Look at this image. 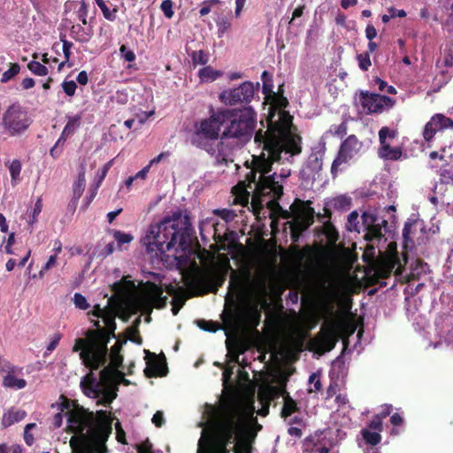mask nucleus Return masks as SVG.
Masks as SVG:
<instances>
[{"label":"nucleus","instance_id":"obj_1","mask_svg":"<svg viewBox=\"0 0 453 453\" xmlns=\"http://www.w3.org/2000/svg\"><path fill=\"white\" fill-rule=\"evenodd\" d=\"M288 101L275 94L270 98L266 111L265 127L260 128L254 136V142L262 150L259 155L253 156L252 166H245V180H240L233 188L234 203L247 205L254 210L263 205L262 197L273 198L282 195L281 180L289 176V170H283L280 175L272 173L273 164L301 152V137L292 125V116L285 111ZM260 124L265 127L264 119Z\"/></svg>","mask_w":453,"mask_h":453},{"label":"nucleus","instance_id":"obj_2","mask_svg":"<svg viewBox=\"0 0 453 453\" xmlns=\"http://www.w3.org/2000/svg\"><path fill=\"white\" fill-rule=\"evenodd\" d=\"M92 316L96 318V320L91 319L96 331L88 330L85 338L76 339L73 350L80 352L83 365L90 370H97L109 358V364L98 376L90 372L81 381V389L87 396L95 399L97 404L107 406L117 397L119 385H129L130 381L125 379L123 372L118 370L123 361L119 353L122 343L116 342L108 354L107 336L116 328L114 313L96 305Z\"/></svg>","mask_w":453,"mask_h":453},{"label":"nucleus","instance_id":"obj_3","mask_svg":"<svg viewBox=\"0 0 453 453\" xmlns=\"http://www.w3.org/2000/svg\"><path fill=\"white\" fill-rule=\"evenodd\" d=\"M254 395L236 394L221 403L203 428L197 453H251L262 426L255 416Z\"/></svg>","mask_w":453,"mask_h":453},{"label":"nucleus","instance_id":"obj_4","mask_svg":"<svg viewBox=\"0 0 453 453\" xmlns=\"http://www.w3.org/2000/svg\"><path fill=\"white\" fill-rule=\"evenodd\" d=\"M51 407L58 411L54 426L60 427L66 417V430L75 434L69 441L72 453H107L105 441L112 425L109 412L101 410L94 413L63 395Z\"/></svg>","mask_w":453,"mask_h":453},{"label":"nucleus","instance_id":"obj_5","mask_svg":"<svg viewBox=\"0 0 453 453\" xmlns=\"http://www.w3.org/2000/svg\"><path fill=\"white\" fill-rule=\"evenodd\" d=\"M190 222L187 215L177 211L163 220L151 224L142 238L148 253L157 257L173 251L175 258L185 255L190 242Z\"/></svg>","mask_w":453,"mask_h":453},{"label":"nucleus","instance_id":"obj_6","mask_svg":"<svg viewBox=\"0 0 453 453\" xmlns=\"http://www.w3.org/2000/svg\"><path fill=\"white\" fill-rule=\"evenodd\" d=\"M267 280V273L262 270L257 271L253 279L250 278V273L242 278L233 273L230 287L233 296L240 303L237 311L240 322L248 324L258 322L260 310L265 303L268 293Z\"/></svg>","mask_w":453,"mask_h":453},{"label":"nucleus","instance_id":"obj_7","mask_svg":"<svg viewBox=\"0 0 453 453\" xmlns=\"http://www.w3.org/2000/svg\"><path fill=\"white\" fill-rule=\"evenodd\" d=\"M232 113L228 116L229 123L225 127L221 141L218 145L217 157L227 163L233 162L232 153L226 151L228 141L233 140L236 147H242L250 141L256 127V112L251 107H245L241 110H229Z\"/></svg>","mask_w":453,"mask_h":453},{"label":"nucleus","instance_id":"obj_8","mask_svg":"<svg viewBox=\"0 0 453 453\" xmlns=\"http://www.w3.org/2000/svg\"><path fill=\"white\" fill-rule=\"evenodd\" d=\"M116 294L127 298V305L134 312L137 311L150 313L153 308L165 307L167 296H164L163 289L154 283H146L138 292L134 293L135 285L133 281L124 278L120 282L113 284Z\"/></svg>","mask_w":453,"mask_h":453},{"label":"nucleus","instance_id":"obj_9","mask_svg":"<svg viewBox=\"0 0 453 453\" xmlns=\"http://www.w3.org/2000/svg\"><path fill=\"white\" fill-rule=\"evenodd\" d=\"M232 112L229 109H222L214 111L208 119L201 120L195 125V133L193 136V143L203 148L211 154H214L216 150L211 144L201 141L204 138L209 141L218 140L221 127L226 122L228 116Z\"/></svg>","mask_w":453,"mask_h":453},{"label":"nucleus","instance_id":"obj_10","mask_svg":"<svg viewBox=\"0 0 453 453\" xmlns=\"http://www.w3.org/2000/svg\"><path fill=\"white\" fill-rule=\"evenodd\" d=\"M280 395L283 398V406L280 412L281 417L286 418L296 411L297 405L296 401L283 388L264 385L260 387L258 390L257 397L262 406L257 411V414L265 417L269 413V405L271 401Z\"/></svg>","mask_w":453,"mask_h":453},{"label":"nucleus","instance_id":"obj_11","mask_svg":"<svg viewBox=\"0 0 453 453\" xmlns=\"http://www.w3.org/2000/svg\"><path fill=\"white\" fill-rule=\"evenodd\" d=\"M32 124V119L23 107L12 104L4 112L1 127L9 136L22 135Z\"/></svg>","mask_w":453,"mask_h":453},{"label":"nucleus","instance_id":"obj_12","mask_svg":"<svg viewBox=\"0 0 453 453\" xmlns=\"http://www.w3.org/2000/svg\"><path fill=\"white\" fill-rule=\"evenodd\" d=\"M314 217V210L310 206L308 202L296 199L290 206V211H285L282 218L291 219V229L293 234H299L306 230L312 223Z\"/></svg>","mask_w":453,"mask_h":453},{"label":"nucleus","instance_id":"obj_13","mask_svg":"<svg viewBox=\"0 0 453 453\" xmlns=\"http://www.w3.org/2000/svg\"><path fill=\"white\" fill-rule=\"evenodd\" d=\"M340 336V329L337 321L328 318L319 333L311 341L312 349L324 354L332 350Z\"/></svg>","mask_w":453,"mask_h":453},{"label":"nucleus","instance_id":"obj_14","mask_svg":"<svg viewBox=\"0 0 453 453\" xmlns=\"http://www.w3.org/2000/svg\"><path fill=\"white\" fill-rule=\"evenodd\" d=\"M358 102L366 114L381 113L392 108L395 103L388 96L368 92H361Z\"/></svg>","mask_w":453,"mask_h":453},{"label":"nucleus","instance_id":"obj_15","mask_svg":"<svg viewBox=\"0 0 453 453\" xmlns=\"http://www.w3.org/2000/svg\"><path fill=\"white\" fill-rule=\"evenodd\" d=\"M362 143L355 135H349L341 145L338 156L334 160L331 167L333 174L342 170L345 165L351 160L361 149Z\"/></svg>","mask_w":453,"mask_h":453},{"label":"nucleus","instance_id":"obj_16","mask_svg":"<svg viewBox=\"0 0 453 453\" xmlns=\"http://www.w3.org/2000/svg\"><path fill=\"white\" fill-rule=\"evenodd\" d=\"M254 93V84L245 81L237 88L222 91L219 95V100L226 105L249 103L253 98Z\"/></svg>","mask_w":453,"mask_h":453},{"label":"nucleus","instance_id":"obj_17","mask_svg":"<svg viewBox=\"0 0 453 453\" xmlns=\"http://www.w3.org/2000/svg\"><path fill=\"white\" fill-rule=\"evenodd\" d=\"M324 150L322 148L313 150L304 162L300 175L307 184L313 183L320 176L323 166Z\"/></svg>","mask_w":453,"mask_h":453},{"label":"nucleus","instance_id":"obj_18","mask_svg":"<svg viewBox=\"0 0 453 453\" xmlns=\"http://www.w3.org/2000/svg\"><path fill=\"white\" fill-rule=\"evenodd\" d=\"M22 369L11 365L0 357V372L4 373L3 386L15 390L22 389L27 386V381L19 378Z\"/></svg>","mask_w":453,"mask_h":453},{"label":"nucleus","instance_id":"obj_19","mask_svg":"<svg viewBox=\"0 0 453 453\" xmlns=\"http://www.w3.org/2000/svg\"><path fill=\"white\" fill-rule=\"evenodd\" d=\"M453 127V120L443 114H434L426 124L423 130L425 141L431 142L434 135L441 131Z\"/></svg>","mask_w":453,"mask_h":453},{"label":"nucleus","instance_id":"obj_20","mask_svg":"<svg viewBox=\"0 0 453 453\" xmlns=\"http://www.w3.org/2000/svg\"><path fill=\"white\" fill-rule=\"evenodd\" d=\"M425 225L420 219H409L403 229L405 246L421 243L424 241Z\"/></svg>","mask_w":453,"mask_h":453},{"label":"nucleus","instance_id":"obj_21","mask_svg":"<svg viewBox=\"0 0 453 453\" xmlns=\"http://www.w3.org/2000/svg\"><path fill=\"white\" fill-rule=\"evenodd\" d=\"M363 226L366 230L365 238L368 241L380 239L382 236L381 225H386L387 221L380 219L373 212L365 211L362 214Z\"/></svg>","mask_w":453,"mask_h":453},{"label":"nucleus","instance_id":"obj_22","mask_svg":"<svg viewBox=\"0 0 453 453\" xmlns=\"http://www.w3.org/2000/svg\"><path fill=\"white\" fill-rule=\"evenodd\" d=\"M342 289V283L338 280H332L328 285H322L321 299L327 313H331L333 304L340 300Z\"/></svg>","mask_w":453,"mask_h":453},{"label":"nucleus","instance_id":"obj_23","mask_svg":"<svg viewBox=\"0 0 453 453\" xmlns=\"http://www.w3.org/2000/svg\"><path fill=\"white\" fill-rule=\"evenodd\" d=\"M219 226L225 227V223H220L214 214L210 217H206L200 221L199 230L200 235L203 240H206L210 237H219L222 235V232L219 230Z\"/></svg>","mask_w":453,"mask_h":453},{"label":"nucleus","instance_id":"obj_24","mask_svg":"<svg viewBox=\"0 0 453 453\" xmlns=\"http://www.w3.org/2000/svg\"><path fill=\"white\" fill-rule=\"evenodd\" d=\"M382 431V421L381 418L375 416L373 419L369 423L368 426L362 429L361 434L363 439L367 444L375 446L381 441L380 433Z\"/></svg>","mask_w":453,"mask_h":453},{"label":"nucleus","instance_id":"obj_25","mask_svg":"<svg viewBox=\"0 0 453 453\" xmlns=\"http://www.w3.org/2000/svg\"><path fill=\"white\" fill-rule=\"evenodd\" d=\"M167 293L173 296L172 301V311L173 315H177L186 300L185 290L182 288L176 289L174 287L171 286L168 288Z\"/></svg>","mask_w":453,"mask_h":453},{"label":"nucleus","instance_id":"obj_26","mask_svg":"<svg viewBox=\"0 0 453 453\" xmlns=\"http://www.w3.org/2000/svg\"><path fill=\"white\" fill-rule=\"evenodd\" d=\"M165 362L158 360L156 356H153L152 359L147 362V367L144 372L148 377L162 376L165 374Z\"/></svg>","mask_w":453,"mask_h":453},{"label":"nucleus","instance_id":"obj_27","mask_svg":"<svg viewBox=\"0 0 453 453\" xmlns=\"http://www.w3.org/2000/svg\"><path fill=\"white\" fill-rule=\"evenodd\" d=\"M379 156L386 160H397L402 157V150L400 148H393L388 142L380 143Z\"/></svg>","mask_w":453,"mask_h":453},{"label":"nucleus","instance_id":"obj_28","mask_svg":"<svg viewBox=\"0 0 453 453\" xmlns=\"http://www.w3.org/2000/svg\"><path fill=\"white\" fill-rule=\"evenodd\" d=\"M437 65L446 68V70H442L443 73H448L449 69H453V44L443 49L441 57L437 60Z\"/></svg>","mask_w":453,"mask_h":453},{"label":"nucleus","instance_id":"obj_29","mask_svg":"<svg viewBox=\"0 0 453 453\" xmlns=\"http://www.w3.org/2000/svg\"><path fill=\"white\" fill-rule=\"evenodd\" d=\"M71 35L73 39L81 42H87L92 35L91 29L85 28L81 25H73L70 30Z\"/></svg>","mask_w":453,"mask_h":453},{"label":"nucleus","instance_id":"obj_30","mask_svg":"<svg viewBox=\"0 0 453 453\" xmlns=\"http://www.w3.org/2000/svg\"><path fill=\"white\" fill-rule=\"evenodd\" d=\"M26 416V412L21 410H10L5 412L2 418L4 426L8 427L16 422L22 420Z\"/></svg>","mask_w":453,"mask_h":453},{"label":"nucleus","instance_id":"obj_31","mask_svg":"<svg viewBox=\"0 0 453 453\" xmlns=\"http://www.w3.org/2000/svg\"><path fill=\"white\" fill-rule=\"evenodd\" d=\"M86 185V178H85V166L82 165L81 168V171L78 174L77 180L73 183V199L75 201L79 200L84 191Z\"/></svg>","mask_w":453,"mask_h":453},{"label":"nucleus","instance_id":"obj_32","mask_svg":"<svg viewBox=\"0 0 453 453\" xmlns=\"http://www.w3.org/2000/svg\"><path fill=\"white\" fill-rule=\"evenodd\" d=\"M320 377H321V372L320 371H317L315 372H312L309 376V380H308L309 387L307 388L309 393H315V392H319V391L321 390L322 384H321Z\"/></svg>","mask_w":453,"mask_h":453},{"label":"nucleus","instance_id":"obj_33","mask_svg":"<svg viewBox=\"0 0 453 453\" xmlns=\"http://www.w3.org/2000/svg\"><path fill=\"white\" fill-rule=\"evenodd\" d=\"M221 75V73L214 70L211 66H206L199 71V77L202 81L210 82L217 80Z\"/></svg>","mask_w":453,"mask_h":453},{"label":"nucleus","instance_id":"obj_34","mask_svg":"<svg viewBox=\"0 0 453 453\" xmlns=\"http://www.w3.org/2000/svg\"><path fill=\"white\" fill-rule=\"evenodd\" d=\"M81 124V116L80 115H74V116H69L68 121L64 127L62 133L66 137L72 135L75 130L79 127Z\"/></svg>","mask_w":453,"mask_h":453},{"label":"nucleus","instance_id":"obj_35","mask_svg":"<svg viewBox=\"0 0 453 453\" xmlns=\"http://www.w3.org/2000/svg\"><path fill=\"white\" fill-rule=\"evenodd\" d=\"M347 229L350 232H360L359 215L357 211H352L348 217Z\"/></svg>","mask_w":453,"mask_h":453},{"label":"nucleus","instance_id":"obj_36","mask_svg":"<svg viewBox=\"0 0 453 453\" xmlns=\"http://www.w3.org/2000/svg\"><path fill=\"white\" fill-rule=\"evenodd\" d=\"M20 71V66L17 63L10 64V68L6 70L0 80L2 83H6L13 79Z\"/></svg>","mask_w":453,"mask_h":453},{"label":"nucleus","instance_id":"obj_37","mask_svg":"<svg viewBox=\"0 0 453 453\" xmlns=\"http://www.w3.org/2000/svg\"><path fill=\"white\" fill-rule=\"evenodd\" d=\"M28 69L35 75L45 76L48 74V68L37 61H31L27 65Z\"/></svg>","mask_w":453,"mask_h":453},{"label":"nucleus","instance_id":"obj_38","mask_svg":"<svg viewBox=\"0 0 453 453\" xmlns=\"http://www.w3.org/2000/svg\"><path fill=\"white\" fill-rule=\"evenodd\" d=\"M79 7L76 10V16L83 25H87V18L88 14V4L84 1L79 2Z\"/></svg>","mask_w":453,"mask_h":453},{"label":"nucleus","instance_id":"obj_39","mask_svg":"<svg viewBox=\"0 0 453 453\" xmlns=\"http://www.w3.org/2000/svg\"><path fill=\"white\" fill-rule=\"evenodd\" d=\"M397 134L396 130L390 129L388 127H383L379 131L380 143L387 142V139H394Z\"/></svg>","mask_w":453,"mask_h":453},{"label":"nucleus","instance_id":"obj_40","mask_svg":"<svg viewBox=\"0 0 453 453\" xmlns=\"http://www.w3.org/2000/svg\"><path fill=\"white\" fill-rule=\"evenodd\" d=\"M63 44H62V50H63V53H64V57H65V60L62 61L59 65H58V69H62L63 66L69 62V59H70V57H71V49L73 47V42H69L67 40H64L62 39L61 40Z\"/></svg>","mask_w":453,"mask_h":453},{"label":"nucleus","instance_id":"obj_41","mask_svg":"<svg viewBox=\"0 0 453 453\" xmlns=\"http://www.w3.org/2000/svg\"><path fill=\"white\" fill-rule=\"evenodd\" d=\"M214 215L218 219L220 218V223H225V227L226 226V224L232 221L235 217L234 212L230 210L215 211Z\"/></svg>","mask_w":453,"mask_h":453},{"label":"nucleus","instance_id":"obj_42","mask_svg":"<svg viewBox=\"0 0 453 453\" xmlns=\"http://www.w3.org/2000/svg\"><path fill=\"white\" fill-rule=\"evenodd\" d=\"M191 58L194 65H205L209 60L208 55L203 50L193 51Z\"/></svg>","mask_w":453,"mask_h":453},{"label":"nucleus","instance_id":"obj_43","mask_svg":"<svg viewBox=\"0 0 453 453\" xmlns=\"http://www.w3.org/2000/svg\"><path fill=\"white\" fill-rule=\"evenodd\" d=\"M10 174L12 177V181L16 184L17 180H19L20 171H21V165L19 160H13L9 167Z\"/></svg>","mask_w":453,"mask_h":453},{"label":"nucleus","instance_id":"obj_44","mask_svg":"<svg viewBox=\"0 0 453 453\" xmlns=\"http://www.w3.org/2000/svg\"><path fill=\"white\" fill-rule=\"evenodd\" d=\"M113 237L119 246L125 243H129L134 239L132 234L120 231H115L113 233Z\"/></svg>","mask_w":453,"mask_h":453},{"label":"nucleus","instance_id":"obj_45","mask_svg":"<svg viewBox=\"0 0 453 453\" xmlns=\"http://www.w3.org/2000/svg\"><path fill=\"white\" fill-rule=\"evenodd\" d=\"M357 58L358 61L359 68L362 69L363 71L368 70V68L372 65L369 53L368 52L361 53V54L357 55Z\"/></svg>","mask_w":453,"mask_h":453},{"label":"nucleus","instance_id":"obj_46","mask_svg":"<svg viewBox=\"0 0 453 453\" xmlns=\"http://www.w3.org/2000/svg\"><path fill=\"white\" fill-rule=\"evenodd\" d=\"M346 133V126L345 124L340 125H333L325 133L324 136H327L328 134L342 136Z\"/></svg>","mask_w":453,"mask_h":453},{"label":"nucleus","instance_id":"obj_47","mask_svg":"<svg viewBox=\"0 0 453 453\" xmlns=\"http://www.w3.org/2000/svg\"><path fill=\"white\" fill-rule=\"evenodd\" d=\"M73 303H74L75 307L79 308L81 310H87L89 306L85 296H83L81 294H79V293L74 294Z\"/></svg>","mask_w":453,"mask_h":453},{"label":"nucleus","instance_id":"obj_48","mask_svg":"<svg viewBox=\"0 0 453 453\" xmlns=\"http://www.w3.org/2000/svg\"><path fill=\"white\" fill-rule=\"evenodd\" d=\"M61 337H62V335L60 334H54L51 336L50 342L47 346L46 351L44 353V356L49 355L55 349V348L58 346L59 341L61 340Z\"/></svg>","mask_w":453,"mask_h":453},{"label":"nucleus","instance_id":"obj_49","mask_svg":"<svg viewBox=\"0 0 453 453\" xmlns=\"http://www.w3.org/2000/svg\"><path fill=\"white\" fill-rule=\"evenodd\" d=\"M160 9L166 18L171 19L173 16L172 0H164L160 5Z\"/></svg>","mask_w":453,"mask_h":453},{"label":"nucleus","instance_id":"obj_50","mask_svg":"<svg viewBox=\"0 0 453 453\" xmlns=\"http://www.w3.org/2000/svg\"><path fill=\"white\" fill-rule=\"evenodd\" d=\"M62 88H63L64 92L67 96H73L75 94L77 85H76L75 81H65L62 83Z\"/></svg>","mask_w":453,"mask_h":453},{"label":"nucleus","instance_id":"obj_51","mask_svg":"<svg viewBox=\"0 0 453 453\" xmlns=\"http://www.w3.org/2000/svg\"><path fill=\"white\" fill-rule=\"evenodd\" d=\"M121 57L127 62H134L135 60V54L133 50H128L125 45L119 49Z\"/></svg>","mask_w":453,"mask_h":453},{"label":"nucleus","instance_id":"obj_52","mask_svg":"<svg viewBox=\"0 0 453 453\" xmlns=\"http://www.w3.org/2000/svg\"><path fill=\"white\" fill-rule=\"evenodd\" d=\"M197 325L201 329H203L204 331H208V332H216L219 329L218 324H216L214 322H207L204 320H199L197 322Z\"/></svg>","mask_w":453,"mask_h":453},{"label":"nucleus","instance_id":"obj_53","mask_svg":"<svg viewBox=\"0 0 453 453\" xmlns=\"http://www.w3.org/2000/svg\"><path fill=\"white\" fill-rule=\"evenodd\" d=\"M99 8L101 9L103 15L106 19L112 21L116 19V10L111 11L107 7L106 4H101Z\"/></svg>","mask_w":453,"mask_h":453},{"label":"nucleus","instance_id":"obj_54","mask_svg":"<svg viewBox=\"0 0 453 453\" xmlns=\"http://www.w3.org/2000/svg\"><path fill=\"white\" fill-rule=\"evenodd\" d=\"M170 155H171V153L169 151L161 152L159 155H157V157L152 158L149 162L148 165H150V167H151L154 165L159 164V163L166 160L170 157Z\"/></svg>","mask_w":453,"mask_h":453},{"label":"nucleus","instance_id":"obj_55","mask_svg":"<svg viewBox=\"0 0 453 453\" xmlns=\"http://www.w3.org/2000/svg\"><path fill=\"white\" fill-rule=\"evenodd\" d=\"M35 427V424L34 423H30V424H27L25 427V431H24V440L25 441L27 442V445H32L33 442H34V437L33 435L30 434V429Z\"/></svg>","mask_w":453,"mask_h":453},{"label":"nucleus","instance_id":"obj_56","mask_svg":"<svg viewBox=\"0 0 453 453\" xmlns=\"http://www.w3.org/2000/svg\"><path fill=\"white\" fill-rule=\"evenodd\" d=\"M365 36L369 41H372L377 36V30L372 24L366 26Z\"/></svg>","mask_w":453,"mask_h":453},{"label":"nucleus","instance_id":"obj_57","mask_svg":"<svg viewBox=\"0 0 453 453\" xmlns=\"http://www.w3.org/2000/svg\"><path fill=\"white\" fill-rule=\"evenodd\" d=\"M150 169V165H147L146 166H144L142 170H140L138 173H136L134 175V180H144L147 178Z\"/></svg>","mask_w":453,"mask_h":453},{"label":"nucleus","instance_id":"obj_58","mask_svg":"<svg viewBox=\"0 0 453 453\" xmlns=\"http://www.w3.org/2000/svg\"><path fill=\"white\" fill-rule=\"evenodd\" d=\"M42 208V200L39 198L33 209V219L31 220V223H34L36 220V217L41 213Z\"/></svg>","mask_w":453,"mask_h":453},{"label":"nucleus","instance_id":"obj_59","mask_svg":"<svg viewBox=\"0 0 453 453\" xmlns=\"http://www.w3.org/2000/svg\"><path fill=\"white\" fill-rule=\"evenodd\" d=\"M14 242H15L14 233H11L9 234V236H8V239H7V242H6V245L4 247V250H5L6 253L12 254V246L14 244Z\"/></svg>","mask_w":453,"mask_h":453},{"label":"nucleus","instance_id":"obj_60","mask_svg":"<svg viewBox=\"0 0 453 453\" xmlns=\"http://www.w3.org/2000/svg\"><path fill=\"white\" fill-rule=\"evenodd\" d=\"M152 422L156 426L159 427L164 423V416L162 411H157L152 418Z\"/></svg>","mask_w":453,"mask_h":453},{"label":"nucleus","instance_id":"obj_61","mask_svg":"<svg viewBox=\"0 0 453 453\" xmlns=\"http://www.w3.org/2000/svg\"><path fill=\"white\" fill-rule=\"evenodd\" d=\"M57 254L50 256L47 262L45 263L44 270H50L57 265Z\"/></svg>","mask_w":453,"mask_h":453},{"label":"nucleus","instance_id":"obj_62","mask_svg":"<svg viewBox=\"0 0 453 453\" xmlns=\"http://www.w3.org/2000/svg\"><path fill=\"white\" fill-rule=\"evenodd\" d=\"M335 403L338 404L339 407H343L348 404L349 400L346 395L339 394L335 397Z\"/></svg>","mask_w":453,"mask_h":453},{"label":"nucleus","instance_id":"obj_63","mask_svg":"<svg viewBox=\"0 0 453 453\" xmlns=\"http://www.w3.org/2000/svg\"><path fill=\"white\" fill-rule=\"evenodd\" d=\"M77 81L81 84V85H86L88 81V74L85 71H81L78 73L77 75V78H76Z\"/></svg>","mask_w":453,"mask_h":453},{"label":"nucleus","instance_id":"obj_64","mask_svg":"<svg viewBox=\"0 0 453 453\" xmlns=\"http://www.w3.org/2000/svg\"><path fill=\"white\" fill-rule=\"evenodd\" d=\"M388 12L391 13L392 18H395V17L403 18L406 16V12L404 10H396L394 8H390L388 10Z\"/></svg>","mask_w":453,"mask_h":453}]
</instances>
